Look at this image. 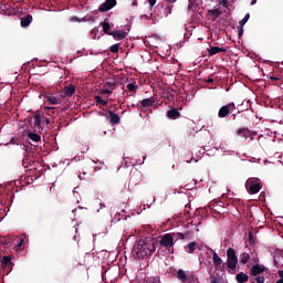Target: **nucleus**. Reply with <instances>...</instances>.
<instances>
[{"mask_svg": "<svg viewBox=\"0 0 283 283\" xmlns=\"http://www.w3.org/2000/svg\"><path fill=\"white\" fill-rule=\"evenodd\" d=\"M156 253V239L146 237L135 242L132 255L135 260H145L149 255Z\"/></svg>", "mask_w": 283, "mask_h": 283, "instance_id": "obj_1", "label": "nucleus"}, {"mask_svg": "<svg viewBox=\"0 0 283 283\" xmlns=\"http://www.w3.org/2000/svg\"><path fill=\"white\" fill-rule=\"evenodd\" d=\"M245 189H248L251 195L259 193L260 189H262V181L259 178L250 177L245 181Z\"/></svg>", "mask_w": 283, "mask_h": 283, "instance_id": "obj_2", "label": "nucleus"}, {"mask_svg": "<svg viewBox=\"0 0 283 283\" xmlns=\"http://www.w3.org/2000/svg\"><path fill=\"white\" fill-rule=\"evenodd\" d=\"M227 266L230 271L238 269V254H235V249L233 248L227 250Z\"/></svg>", "mask_w": 283, "mask_h": 283, "instance_id": "obj_3", "label": "nucleus"}, {"mask_svg": "<svg viewBox=\"0 0 283 283\" xmlns=\"http://www.w3.org/2000/svg\"><path fill=\"white\" fill-rule=\"evenodd\" d=\"M159 244L160 247H164V249H167V251H174V244H176V242L174 241V234L166 233L161 235Z\"/></svg>", "mask_w": 283, "mask_h": 283, "instance_id": "obj_4", "label": "nucleus"}, {"mask_svg": "<svg viewBox=\"0 0 283 283\" xmlns=\"http://www.w3.org/2000/svg\"><path fill=\"white\" fill-rule=\"evenodd\" d=\"M235 112V103H228L227 105H223L220 107L218 112V117L219 118H227L229 114Z\"/></svg>", "mask_w": 283, "mask_h": 283, "instance_id": "obj_5", "label": "nucleus"}, {"mask_svg": "<svg viewBox=\"0 0 283 283\" xmlns=\"http://www.w3.org/2000/svg\"><path fill=\"white\" fill-rule=\"evenodd\" d=\"M117 3L118 2L116 0H106L105 2H103L99 6L98 10L101 12H109V10H112V8H116Z\"/></svg>", "mask_w": 283, "mask_h": 283, "instance_id": "obj_6", "label": "nucleus"}, {"mask_svg": "<svg viewBox=\"0 0 283 283\" xmlns=\"http://www.w3.org/2000/svg\"><path fill=\"white\" fill-rule=\"evenodd\" d=\"M76 92V87L72 84L66 85L63 91L62 94H60L62 96V98H72V96H74Z\"/></svg>", "mask_w": 283, "mask_h": 283, "instance_id": "obj_7", "label": "nucleus"}, {"mask_svg": "<svg viewBox=\"0 0 283 283\" xmlns=\"http://www.w3.org/2000/svg\"><path fill=\"white\" fill-rule=\"evenodd\" d=\"M45 98H46L48 103H50V105H61V103H63L62 95L54 96V94L49 93L45 95Z\"/></svg>", "mask_w": 283, "mask_h": 283, "instance_id": "obj_8", "label": "nucleus"}, {"mask_svg": "<svg viewBox=\"0 0 283 283\" xmlns=\"http://www.w3.org/2000/svg\"><path fill=\"white\" fill-rule=\"evenodd\" d=\"M210 251L212 252L213 266L216 271H220V269H222V259L218 255V252L213 251V249H210Z\"/></svg>", "mask_w": 283, "mask_h": 283, "instance_id": "obj_9", "label": "nucleus"}, {"mask_svg": "<svg viewBox=\"0 0 283 283\" xmlns=\"http://www.w3.org/2000/svg\"><path fill=\"white\" fill-rule=\"evenodd\" d=\"M111 36H113L115 41H123V39L127 38V31L116 30L111 33Z\"/></svg>", "mask_w": 283, "mask_h": 283, "instance_id": "obj_10", "label": "nucleus"}, {"mask_svg": "<svg viewBox=\"0 0 283 283\" xmlns=\"http://www.w3.org/2000/svg\"><path fill=\"white\" fill-rule=\"evenodd\" d=\"M265 269L264 265L255 264L250 269V274L253 276L260 275V273H264Z\"/></svg>", "mask_w": 283, "mask_h": 283, "instance_id": "obj_11", "label": "nucleus"}, {"mask_svg": "<svg viewBox=\"0 0 283 283\" xmlns=\"http://www.w3.org/2000/svg\"><path fill=\"white\" fill-rule=\"evenodd\" d=\"M156 99L154 97L145 98L140 102V109H147V107H154Z\"/></svg>", "mask_w": 283, "mask_h": 283, "instance_id": "obj_12", "label": "nucleus"}, {"mask_svg": "<svg viewBox=\"0 0 283 283\" xmlns=\"http://www.w3.org/2000/svg\"><path fill=\"white\" fill-rule=\"evenodd\" d=\"M108 118L112 125H118L120 123V116L113 111H108Z\"/></svg>", "mask_w": 283, "mask_h": 283, "instance_id": "obj_13", "label": "nucleus"}, {"mask_svg": "<svg viewBox=\"0 0 283 283\" xmlns=\"http://www.w3.org/2000/svg\"><path fill=\"white\" fill-rule=\"evenodd\" d=\"M167 118L170 120H178L180 118V112L177 108H171L167 112Z\"/></svg>", "mask_w": 283, "mask_h": 283, "instance_id": "obj_14", "label": "nucleus"}, {"mask_svg": "<svg viewBox=\"0 0 283 283\" xmlns=\"http://www.w3.org/2000/svg\"><path fill=\"white\" fill-rule=\"evenodd\" d=\"M237 136L244 138L245 140L251 136V130L249 128H239L237 129Z\"/></svg>", "mask_w": 283, "mask_h": 283, "instance_id": "obj_15", "label": "nucleus"}, {"mask_svg": "<svg viewBox=\"0 0 283 283\" xmlns=\"http://www.w3.org/2000/svg\"><path fill=\"white\" fill-rule=\"evenodd\" d=\"M197 247H198V242L192 241V242L188 243L187 245H185L184 249H185L186 253L192 254L196 252Z\"/></svg>", "mask_w": 283, "mask_h": 283, "instance_id": "obj_16", "label": "nucleus"}, {"mask_svg": "<svg viewBox=\"0 0 283 283\" xmlns=\"http://www.w3.org/2000/svg\"><path fill=\"white\" fill-rule=\"evenodd\" d=\"M104 87H106L108 90V92H114V90H116V87H117L116 80H107L104 83Z\"/></svg>", "mask_w": 283, "mask_h": 283, "instance_id": "obj_17", "label": "nucleus"}, {"mask_svg": "<svg viewBox=\"0 0 283 283\" xmlns=\"http://www.w3.org/2000/svg\"><path fill=\"white\" fill-rule=\"evenodd\" d=\"M232 3H235V0H231L230 2H229V0H221L219 2V4L222 6V8H226L229 11H231V9H233V10L235 9V7H233Z\"/></svg>", "mask_w": 283, "mask_h": 283, "instance_id": "obj_18", "label": "nucleus"}, {"mask_svg": "<svg viewBox=\"0 0 283 283\" xmlns=\"http://www.w3.org/2000/svg\"><path fill=\"white\" fill-rule=\"evenodd\" d=\"M220 52H227V49L220 46H211L208 50L209 56H214V54H220Z\"/></svg>", "mask_w": 283, "mask_h": 283, "instance_id": "obj_19", "label": "nucleus"}, {"mask_svg": "<svg viewBox=\"0 0 283 283\" xmlns=\"http://www.w3.org/2000/svg\"><path fill=\"white\" fill-rule=\"evenodd\" d=\"M177 280H180L182 283H189V276H187L185 270H178Z\"/></svg>", "mask_w": 283, "mask_h": 283, "instance_id": "obj_20", "label": "nucleus"}, {"mask_svg": "<svg viewBox=\"0 0 283 283\" xmlns=\"http://www.w3.org/2000/svg\"><path fill=\"white\" fill-rule=\"evenodd\" d=\"M198 10V0H188V12H196Z\"/></svg>", "mask_w": 283, "mask_h": 283, "instance_id": "obj_21", "label": "nucleus"}, {"mask_svg": "<svg viewBox=\"0 0 283 283\" xmlns=\"http://www.w3.org/2000/svg\"><path fill=\"white\" fill-rule=\"evenodd\" d=\"M235 280L238 283H245L249 282V275H247L244 272H240L237 274Z\"/></svg>", "mask_w": 283, "mask_h": 283, "instance_id": "obj_22", "label": "nucleus"}, {"mask_svg": "<svg viewBox=\"0 0 283 283\" xmlns=\"http://www.w3.org/2000/svg\"><path fill=\"white\" fill-rule=\"evenodd\" d=\"M208 14L212 17V21H216L218 17L222 15V12L220 11V9H211L208 11Z\"/></svg>", "mask_w": 283, "mask_h": 283, "instance_id": "obj_23", "label": "nucleus"}, {"mask_svg": "<svg viewBox=\"0 0 283 283\" xmlns=\"http://www.w3.org/2000/svg\"><path fill=\"white\" fill-rule=\"evenodd\" d=\"M21 27L22 28H28V25H30L32 23V15L28 14L24 18H21Z\"/></svg>", "mask_w": 283, "mask_h": 283, "instance_id": "obj_24", "label": "nucleus"}, {"mask_svg": "<svg viewBox=\"0 0 283 283\" xmlns=\"http://www.w3.org/2000/svg\"><path fill=\"white\" fill-rule=\"evenodd\" d=\"M102 28H103L104 34H108V36H112L113 31H109L112 30V25H109V22H107V20L102 22Z\"/></svg>", "mask_w": 283, "mask_h": 283, "instance_id": "obj_25", "label": "nucleus"}, {"mask_svg": "<svg viewBox=\"0 0 283 283\" xmlns=\"http://www.w3.org/2000/svg\"><path fill=\"white\" fill-rule=\"evenodd\" d=\"M249 260H251V254H249L248 252H243L240 255V262L241 264H249Z\"/></svg>", "mask_w": 283, "mask_h": 283, "instance_id": "obj_26", "label": "nucleus"}, {"mask_svg": "<svg viewBox=\"0 0 283 283\" xmlns=\"http://www.w3.org/2000/svg\"><path fill=\"white\" fill-rule=\"evenodd\" d=\"M12 264V258L6 255L2 259L1 269H6L7 266H10Z\"/></svg>", "mask_w": 283, "mask_h": 283, "instance_id": "obj_27", "label": "nucleus"}, {"mask_svg": "<svg viewBox=\"0 0 283 283\" xmlns=\"http://www.w3.org/2000/svg\"><path fill=\"white\" fill-rule=\"evenodd\" d=\"M28 138H30V140H33V143H39L41 142V137L39 134L36 133H29L28 134Z\"/></svg>", "mask_w": 283, "mask_h": 283, "instance_id": "obj_28", "label": "nucleus"}, {"mask_svg": "<svg viewBox=\"0 0 283 283\" xmlns=\"http://www.w3.org/2000/svg\"><path fill=\"white\" fill-rule=\"evenodd\" d=\"M249 19H251V14H250V13H247V14L244 15V18L239 22V25H240L241 28H244V25H247V22L249 21Z\"/></svg>", "mask_w": 283, "mask_h": 283, "instance_id": "obj_29", "label": "nucleus"}, {"mask_svg": "<svg viewBox=\"0 0 283 283\" xmlns=\"http://www.w3.org/2000/svg\"><path fill=\"white\" fill-rule=\"evenodd\" d=\"M95 103H97V105H102V107H105V105H107V101L101 98V96L98 95L95 96Z\"/></svg>", "mask_w": 283, "mask_h": 283, "instance_id": "obj_30", "label": "nucleus"}, {"mask_svg": "<svg viewBox=\"0 0 283 283\" xmlns=\"http://www.w3.org/2000/svg\"><path fill=\"white\" fill-rule=\"evenodd\" d=\"M187 235H189V233L178 232V233H174L172 238H177V240H185V238H187Z\"/></svg>", "mask_w": 283, "mask_h": 283, "instance_id": "obj_31", "label": "nucleus"}, {"mask_svg": "<svg viewBox=\"0 0 283 283\" xmlns=\"http://www.w3.org/2000/svg\"><path fill=\"white\" fill-rule=\"evenodd\" d=\"M126 87H127V90H128L129 92H133L134 94H136V91L138 90V86L135 85L134 83L127 84Z\"/></svg>", "mask_w": 283, "mask_h": 283, "instance_id": "obj_32", "label": "nucleus"}, {"mask_svg": "<svg viewBox=\"0 0 283 283\" xmlns=\"http://www.w3.org/2000/svg\"><path fill=\"white\" fill-rule=\"evenodd\" d=\"M33 118L35 127H41V114H35Z\"/></svg>", "mask_w": 283, "mask_h": 283, "instance_id": "obj_33", "label": "nucleus"}, {"mask_svg": "<svg viewBox=\"0 0 283 283\" xmlns=\"http://www.w3.org/2000/svg\"><path fill=\"white\" fill-rule=\"evenodd\" d=\"M244 35V27H241L240 24L238 25V36L239 39H242Z\"/></svg>", "mask_w": 283, "mask_h": 283, "instance_id": "obj_34", "label": "nucleus"}, {"mask_svg": "<svg viewBox=\"0 0 283 283\" xmlns=\"http://www.w3.org/2000/svg\"><path fill=\"white\" fill-rule=\"evenodd\" d=\"M118 48H119V44H114L109 48V52H112L113 54H117Z\"/></svg>", "mask_w": 283, "mask_h": 283, "instance_id": "obj_35", "label": "nucleus"}, {"mask_svg": "<svg viewBox=\"0 0 283 283\" xmlns=\"http://www.w3.org/2000/svg\"><path fill=\"white\" fill-rule=\"evenodd\" d=\"M210 283H220V279L216 275L211 276Z\"/></svg>", "mask_w": 283, "mask_h": 283, "instance_id": "obj_36", "label": "nucleus"}, {"mask_svg": "<svg viewBox=\"0 0 283 283\" xmlns=\"http://www.w3.org/2000/svg\"><path fill=\"white\" fill-rule=\"evenodd\" d=\"M101 94H113L112 91L107 90V87H104L102 91H101Z\"/></svg>", "mask_w": 283, "mask_h": 283, "instance_id": "obj_37", "label": "nucleus"}, {"mask_svg": "<svg viewBox=\"0 0 283 283\" xmlns=\"http://www.w3.org/2000/svg\"><path fill=\"white\" fill-rule=\"evenodd\" d=\"M264 276H258V277H255V282H258V283H264Z\"/></svg>", "mask_w": 283, "mask_h": 283, "instance_id": "obj_38", "label": "nucleus"}, {"mask_svg": "<svg viewBox=\"0 0 283 283\" xmlns=\"http://www.w3.org/2000/svg\"><path fill=\"white\" fill-rule=\"evenodd\" d=\"M150 8H154V6H156V0H147Z\"/></svg>", "mask_w": 283, "mask_h": 283, "instance_id": "obj_39", "label": "nucleus"}, {"mask_svg": "<svg viewBox=\"0 0 283 283\" xmlns=\"http://www.w3.org/2000/svg\"><path fill=\"white\" fill-rule=\"evenodd\" d=\"M205 83H214L213 77H208L207 80H203Z\"/></svg>", "mask_w": 283, "mask_h": 283, "instance_id": "obj_40", "label": "nucleus"}, {"mask_svg": "<svg viewBox=\"0 0 283 283\" xmlns=\"http://www.w3.org/2000/svg\"><path fill=\"white\" fill-rule=\"evenodd\" d=\"M46 109L49 111V114H54V109H56L55 107H46Z\"/></svg>", "mask_w": 283, "mask_h": 283, "instance_id": "obj_41", "label": "nucleus"}, {"mask_svg": "<svg viewBox=\"0 0 283 283\" xmlns=\"http://www.w3.org/2000/svg\"><path fill=\"white\" fill-rule=\"evenodd\" d=\"M164 1H166L167 3H176V1L178 0H164Z\"/></svg>", "mask_w": 283, "mask_h": 283, "instance_id": "obj_42", "label": "nucleus"}, {"mask_svg": "<svg viewBox=\"0 0 283 283\" xmlns=\"http://www.w3.org/2000/svg\"><path fill=\"white\" fill-rule=\"evenodd\" d=\"M166 12H168V14H171V7H167Z\"/></svg>", "mask_w": 283, "mask_h": 283, "instance_id": "obj_43", "label": "nucleus"}, {"mask_svg": "<svg viewBox=\"0 0 283 283\" xmlns=\"http://www.w3.org/2000/svg\"><path fill=\"white\" fill-rule=\"evenodd\" d=\"M270 80L271 81H280V77L271 76Z\"/></svg>", "mask_w": 283, "mask_h": 283, "instance_id": "obj_44", "label": "nucleus"}, {"mask_svg": "<svg viewBox=\"0 0 283 283\" xmlns=\"http://www.w3.org/2000/svg\"><path fill=\"white\" fill-rule=\"evenodd\" d=\"M249 240H250V242H253V233L249 234Z\"/></svg>", "mask_w": 283, "mask_h": 283, "instance_id": "obj_45", "label": "nucleus"}, {"mask_svg": "<svg viewBox=\"0 0 283 283\" xmlns=\"http://www.w3.org/2000/svg\"><path fill=\"white\" fill-rule=\"evenodd\" d=\"M279 276L283 279V270L279 271Z\"/></svg>", "mask_w": 283, "mask_h": 283, "instance_id": "obj_46", "label": "nucleus"}, {"mask_svg": "<svg viewBox=\"0 0 283 283\" xmlns=\"http://www.w3.org/2000/svg\"><path fill=\"white\" fill-rule=\"evenodd\" d=\"M258 3V0H252L251 6H255Z\"/></svg>", "mask_w": 283, "mask_h": 283, "instance_id": "obj_47", "label": "nucleus"}, {"mask_svg": "<svg viewBox=\"0 0 283 283\" xmlns=\"http://www.w3.org/2000/svg\"><path fill=\"white\" fill-rule=\"evenodd\" d=\"M45 123H46V125H50V118H45Z\"/></svg>", "mask_w": 283, "mask_h": 283, "instance_id": "obj_48", "label": "nucleus"}, {"mask_svg": "<svg viewBox=\"0 0 283 283\" xmlns=\"http://www.w3.org/2000/svg\"><path fill=\"white\" fill-rule=\"evenodd\" d=\"M23 244V239H21L20 243L18 244V247H21Z\"/></svg>", "mask_w": 283, "mask_h": 283, "instance_id": "obj_49", "label": "nucleus"}, {"mask_svg": "<svg viewBox=\"0 0 283 283\" xmlns=\"http://www.w3.org/2000/svg\"><path fill=\"white\" fill-rule=\"evenodd\" d=\"M275 283H283V279L277 280Z\"/></svg>", "mask_w": 283, "mask_h": 283, "instance_id": "obj_50", "label": "nucleus"}, {"mask_svg": "<svg viewBox=\"0 0 283 283\" xmlns=\"http://www.w3.org/2000/svg\"><path fill=\"white\" fill-rule=\"evenodd\" d=\"M197 249H199V251H202V247L200 245H197Z\"/></svg>", "mask_w": 283, "mask_h": 283, "instance_id": "obj_51", "label": "nucleus"}, {"mask_svg": "<svg viewBox=\"0 0 283 283\" xmlns=\"http://www.w3.org/2000/svg\"><path fill=\"white\" fill-rule=\"evenodd\" d=\"M136 1H137V0H135V1L133 2V6H136Z\"/></svg>", "mask_w": 283, "mask_h": 283, "instance_id": "obj_52", "label": "nucleus"}, {"mask_svg": "<svg viewBox=\"0 0 283 283\" xmlns=\"http://www.w3.org/2000/svg\"><path fill=\"white\" fill-rule=\"evenodd\" d=\"M232 116H233V120H235V114H233Z\"/></svg>", "mask_w": 283, "mask_h": 283, "instance_id": "obj_53", "label": "nucleus"}, {"mask_svg": "<svg viewBox=\"0 0 283 283\" xmlns=\"http://www.w3.org/2000/svg\"><path fill=\"white\" fill-rule=\"evenodd\" d=\"M11 143H14V138L11 139Z\"/></svg>", "mask_w": 283, "mask_h": 283, "instance_id": "obj_54", "label": "nucleus"}]
</instances>
